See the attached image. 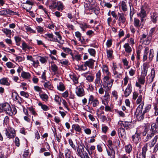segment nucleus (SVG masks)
<instances>
[{"instance_id":"obj_1","label":"nucleus","mask_w":158,"mask_h":158,"mask_svg":"<svg viewBox=\"0 0 158 158\" xmlns=\"http://www.w3.org/2000/svg\"><path fill=\"white\" fill-rule=\"evenodd\" d=\"M156 132H158V123H152L150 129H148L147 128H145L142 132V139L143 141L146 142L148 141Z\"/></svg>"},{"instance_id":"obj_2","label":"nucleus","mask_w":158,"mask_h":158,"mask_svg":"<svg viewBox=\"0 0 158 158\" xmlns=\"http://www.w3.org/2000/svg\"><path fill=\"white\" fill-rule=\"evenodd\" d=\"M3 111L10 116L15 114L17 112L16 108L15 107L11 108L7 102L0 104V112H2Z\"/></svg>"},{"instance_id":"obj_3","label":"nucleus","mask_w":158,"mask_h":158,"mask_svg":"<svg viewBox=\"0 0 158 158\" xmlns=\"http://www.w3.org/2000/svg\"><path fill=\"white\" fill-rule=\"evenodd\" d=\"M111 76H105L103 79V88L105 89V91H109L113 85L114 80L110 77Z\"/></svg>"},{"instance_id":"obj_4","label":"nucleus","mask_w":158,"mask_h":158,"mask_svg":"<svg viewBox=\"0 0 158 158\" xmlns=\"http://www.w3.org/2000/svg\"><path fill=\"white\" fill-rule=\"evenodd\" d=\"M144 105V102H142L138 106L135 112V115L139 121H141L144 118V113L142 112Z\"/></svg>"},{"instance_id":"obj_5","label":"nucleus","mask_w":158,"mask_h":158,"mask_svg":"<svg viewBox=\"0 0 158 158\" xmlns=\"http://www.w3.org/2000/svg\"><path fill=\"white\" fill-rule=\"evenodd\" d=\"M105 94L102 99V102L105 105H107L110 100V94L109 91H105Z\"/></svg>"},{"instance_id":"obj_6","label":"nucleus","mask_w":158,"mask_h":158,"mask_svg":"<svg viewBox=\"0 0 158 158\" xmlns=\"http://www.w3.org/2000/svg\"><path fill=\"white\" fill-rule=\"evenodd\" d=\"M148 143H146L142 148V152L137 156V158H145V155L147 150Z\"/></svg>"},{"instance_id":"obj_7","label":"nucleus","mask_w":158,"mask_h":158,"mask_svg":"<svg viewBox=\"0 0 158 158\" xmlns=\"http://www.w3.org/2000/svg\"><path fill=\"white\" fill-rule=\"evenodd\" d=\"M45 38L49 41L57 43H60V42H59L58 41V39H57V38H55L54 37V36L52 34H45Z\"/></svg>"},{"instance_id":"obj_8","label":"nucleus","mask_w":158,"mask_h":158,"mask_svg":"<svg viewBox=\"0 0 158 158\" xmlns=\"http://www.w3.org/2000/svg\"><path fill=\"white\" fill-rule=\"evenodd\" d=\"M140 133H139L138 131H136L135 134L132 136L131 141L135 143H138L140 139Z\"/></svg>"},{"instance_id":"obj_9","label":"nucleus","mask_w":158,"mask_h":158,"mask_svg":"<svg viewBox=\"0 0 158 158\" xmlns=\"http://www.w3.org/2000/svg\"><path fill=\"white\" fill-rule=\"evenodd\" d=\"M76 93L77 95L79 97H82L84 95V91L81 86H79L76 87Z\"/></svg>"},{"instance_id":"obj_10","label":"nucleus","mask_w":158,"mask_h":158,"mask_svg":"<svg viewBox=\"0 0 158 158\" xmlns=\"http://www.w3.org/2000/svg\"><path fill=\"white\" fill-rule=\"evenodd\" d=\"M155 76V71L153 69H152L151 71V75L150 76H147V82L151 83L153 81V79Z\"/></svg>"},{"instance_id":"obj_11","label":"nucleus","mask_w":158,"mask_h":158,"mask_svg":"<svg viewBox=\"0 0 158 158\" xmlns=\"http://www.w3.org/2000/svg\"><path fill=\"white\" fill-rule=\"evenodd\" d=\"M5 131L6 135L8 138H13L15 136V130H13L11 131H8L7 130H6Z\"/></svg>"},{"instance_id":"obj_12","label":"nucleus","mask_w":158,"mask_h":158,"mask_svg":"<svg viewBox=\"0 0 158 158\" xmlns=\"http://www.w3.org/2000/svg\"><path fill=\"white\" fill-rule=\"evenodd\" d=\"M118 19L119 23H124L126 21V18L124 16V15L123 13H118Z\"/></svg>"},{"instance_id":"obj_13","label":"nucleus","mask_w":158,"mask_h":158,"mask_svg":"<svg viewBox=\"0 0 158 158\" xmlns=\"http://www.w3.org/2000/svg\"><path fill=\"white\" fill-rule=\"evenodd\" d=\"M118 134L123 138H126V133L125 130L123 128L120 127L118 129Z\"/></svg>"},{"instance_id":"obj_14","label":"nucleus","mask_w":158,"mask_h":158,"mask_svg":"<svg viewBox=\"0 0 158 158\" xmlns=\"http://www.w3.org/2000/svg\"><path fill=\"white\" fill-rule=\"evenodd\" d=\"M112 70L113 72H114V71H116L118 73H123V69L120 66L118 67L117 66L114 64H113Z\"/></svg>"},{"instance_id":"obj_15","label":"nucleus","mask_w":158,"mask_h":158,"mask_svg":"<svg viewBox=\"0 0 158 158\" xmlns=\"http://www.w3.org/2000/svg\"><path fill=\"white\" fill-rule=\"evenodd\" d=\"M101 73L100 70L96 73V79L95 80V83L96 84H99L100 83V81H101Z\"/></svg>"},{"instance_id":"obj_16","label":"nucleus","mask_w":158,"mask_h":158,"mask_svg":"<svg viewBox=\"0 0 158 158\" xmlns=\"http://www.w3.org/2000/svg\"><path fill=\"white\" fill-rule=\"evenodd\" d=\"M131 85L128 84L127 88L126 89L124 92V94L125 97H127L131 94Z\"/></svg>"},{"instance_id":"obj_17","label":"nucleus","mask_w":158,"mask_h":158,"mask_svg":"<svg viewBox=\"0 0 158 158\" xmlns=\"http://www.w3.org/2000/svg\"><path fill=\"white\" fill-rule=\"evenodd\" d=\"M75 35L78 39L79 41L81 42L82 44H85V41L83 38H82V39H81V34L79 31H77L76 32H75Z\"/></svg>"},{"instance_id":"obj_18","label":"nucleus","mask_w":158,"mask_h":158,"mask_svg":"<svg viewBox=\"0 0 158 158\" xmlns=\"http://www.w3.org/2000/svg\"><path fill=\"white\" fill-rule=\"evenodd\" d=\"M148 65L147 64L144 63L143 65V69L142 70V75L144 76H146L148 72Z\"/></svg>"},{"instance_id":"obj_19","label":"nucleus","mask_w":158,"mask_h":158,"mask_svg":"<svg viewBox=\"0 0 158 158\" xmlns=\"http://www.w3.org/2000/svg\"><path fill=\"white\" fill-rule=\"evenodd\" d=\"M8 79L7 78H3L0 79V84L3 85L9 86L10 83L8 82Z\"/></svg>"},{"instance_id":"obj_20","label":"nucleus","mask_w":158,"mask_h":158,"mask_svg":"<svg viewBox=\"0 0 158 158\" xmlns=\"http://www.w3.org/2000/svg\"><path fill=\"white\" fill-rule=\"evenodd\" d=\"M95 61L92 59H90L89 60L85 62V64L87 66H88L91 68H93L94 67V64Z\"/></svg>"},{"instance_id":"obj_21","label":"nucleus","mask_w":158,"mask_h":158,"mask_svg":"<svg viewBox=\"0 0 158 158\" xmlns=\"http://www.w3.org/2000/svg\"><path fill=\"white\" fill-rule=\"evenodd\" d=\"M123 48H125V51L127 53H130L132 51V48L128 43H126L123 45Z\"/></svg>"},{"instance_id":"obj_22","label":"nucleus","mask_w":158,"mask_h":158,"mask_svg":"<svg viewBox=\"0 0 158 158\" xmlns=\"http://www.w3.org/2000/svg\"><path fill=\"white\" fill-rule=\"evenodd\" d=\"M64 152L66 158H73L71 155V152L69 149L66 148L64 150Z\"/></svg>"},{"instance_id":"obj_23","label":"nucleus","mask_w":158,"mask_h":158,"mask_svg":"<svg viewBox=\"0 0 158 158\" xmlns=\"http://www.w3.org/2000/svg\"><path fill=\"white\" fill-rule=\"evenodd\" d=\"M151 21L154 23H156L157 21V15L156 13H152L151 14Z\"/></svg>"},{"instance_id":"obj_24","label":"nucleus","mask_w":158,"mask_h":158,"mask_svg":"<svg viewBox=\"0 0 158 158\" xmlns=\"http://www.w3.org/2000/svg\"><path fill=\"white\" fill-rule=\"evenodd\" d=\"M102 68L103 72L106 73V75L105 76H111V73L109 71L107 66L106 65H103Z\"/></svg>"},{"instance_id":"obj_25","label":"nucleus","mask_w":158,"mask_h":158,"mask_svg":"<svg viewBox=\"0 0 158 158\" xmlns=\"http://www.w3.org/2000/svg\"><path fill=\"white\" fill-rule=\"evenodd\" d=\"M141 25L140 20L138 19L135 18L134 20V25L137 28L139 29Z\"/></svg>"},{"instance_id":"obj_26","label":"nucleus","mask_w":158,"mask_h":158,"mask_svg":"<svg viewBox=\"0 0 158 158\" xmlns=\"http://www.w3.org/2000/svg\"><path fill=\"white\" fill-rule=\"evenodd\" d=\"M131 123L129 122H123L121 126L124 127L126 129H128L130 127H131Z\"/></svg>"},{"instance_id":"obj_27","label":"nucleus","mask_w":158,"mask_h":158,"mask_svg":"<svg viewBox=\"0 0 158 158\" xmlns=\"http://www.w3.org/2000/svg\"><path fill=\"white\" fill-rule=\"evenodd\" d=\"M3 32L5 33L6 36L8 37H10L11 34V30L7 28H4L2 30Z\"/></svg>"},{"instance_id":"obj_28","label":"nucleus","mask_w":158,"mask_h":158,"mask_svg":"<svg viewBox=\"0 0 158 158\" xmlns=\"http://www.w3.org/2000/svg\"><path fill=\"white\" fill-rule=\"evenodd\" d=\"M69 76L71 79L73 80L75 84H77L78 83V78L75 74H70Z\"/></svg>"},{"instance_id":"obj_29","label":"nucleus","mask_w":158,"mask_h":158,"mask_svg":"<svg viewBox=\"0 0 158 158\" xmlns=\"http://www.w3.org/2000/svg\"><path fill=\"white\" fill-rule=\"evenodd\" d=\"M126 0L123 1L121 2V7L123 11H126L127 10V6L126 2Z\"/></svg>"},{"instance_id":"obj_30","label":"nucleus","mask_w":158,"mask_h":158,"mask_svg":"<svg viewBox=\"0 0 158 158\" xmlns=\"http://www.w3.org/2000/svg\"><path fill=\"white\" fill-rule=\"evenodd\" d=\"M55 34L57 36V39H58V41L59 42H60V43H59L62 44L64 43V41L61 40L62 37L60 35L59 32H55Z\"/></svg>"},{"instance_id":"obj_31","label":"nucleus","mask_w":158,"mask_h":158,"mask_svg":"<svg viewBox=\"0 0 158 158\" xmlns=\"http://www.w3.org/2000/svg\"><path fill=\"white\" fill-rule=\"evenodd\" d=\"M21 76L24 78L27 79L30 77L31 75L29 73L23 72L21 73Z\"/></svg>"},{"instance_id":"obj_32","label":"nucleus","mask_w":158,"mask_h":158,"mask_svg":"<svg viewBox=\"0 0 158 158\" xmlns=\"http://www.w3.org/2000/svg\"><path fill=\"white\" fill-rule=\"evenodd\" d=\"M40 98L43 101L46 102L48 100V96L46 94H40Z\"/></svg>"},{"instance_id":"obj_33","label":"nucleus","mask_w":158,"mask_h":158,"mask_svg":"<svg viewBox=\"0 0 158 158\" xmlns=\"http://www.w3.org/2000/svg\"><path fill=\"white\" fill-rule=\"evenodd\" d=\"M139 14L141 17L145 18L146 16V11L143 7L141 8V10Z\"/></svg>"},{"instance_id":"obj_34","label":"nucleus","mask_w":158,"mask_h":158,"mask_svg":"<svg viewBox=\"0 0 158 158\" xmlns=\"http://www.w3.org/2000/svg\"><path fill=\"white\" fill-rule=\"evenodd\" d=\"M158 139V136L156 135L153 139L152 140V142L151 145H150V148H152L154 146Z\"/></svg>"},{"instance_id":"obj_35","label":"nucleus","mask_w":158,"mask_h":158,"mask_svg":"<svg viewBox=\"0 0 158 158\" xmlns=\"http://www.w3.org/2000/svg\"><path fill=\"white\" fill-rule=\"evenodd\" d=\"M85 146L82 145L80 144L78 146V147H77V151L78 153H80V152H82L84 151V150Z\"/></svg>"},{"instance_id":"obj_36","label":"nucleus","mask_w":158,"mask_h":158,"mask_svg":"<svg viewBox=\"0 0 158 158\" xmlns=\"http://www.w3.org/2000/svg\"><path fill=\"white\" fill-rule=\"evenodd\" d=\"M154 55V51L153 49H151L150 51L148 58L150 61H151Z\"/></svg>"},{"instance_id":"obj_37","label":"nucleus","mask_w":158,"mask_h":158,"mask_svg":"<svg viewBox=\"0 0 158 158\" xmlns=\"http://www.w3.org/2000/svg\"><path fill=\"white\" fill-rule=\"evenodd\" d=\"M88 51L91 56H95L96 51L93 48H89Z\"/></svg>"},{"instance_id":"obj_38","label":"nucleus","mask_w":158,"mask_h":158,"mask_svg":"<svg viewBox=\"0 0 158 158\" xmlns=\"http://www.w3.org/2000/svg\"><path fill=\"white\" fill-rule=\"evenodd\" d=\"M62 49L65 52L70 54L73 57V54L72 52V50L70 48H65L63 47L62 48Z\"/></svg>"},{"instance_id":"obj_39","label":"nucleus","mask_w":158,"mask_h":158,"mask_svg":"<svg viewBox=\"0 0 158 158\" xmlns=\"http://www.w3.org/2000/svg\"><path fill=\"white\" fill-rule=\"evenodd\" d=\"M58 5V3L56 2L55 1H52L51 5L49 6L50 9L55 8Z\"/></svg>"},{"instance_id":"obj_40","label":"nucleus","mask_w":158,"mask_h":158,"mask_svg":"<svg viewBox=\"0 0 158 158\" xmlns=\"http://www.w3.org/2000/svg\"><path fill=\"white\" fill-rule=\"evenodd\" d=\"M125 148L126 152L129 153L131 152L132 150V146L130 144L126 146Z\"/></svg>"},{"instance_id":"obj_41","label":"nucleus","mask_w":158,"mask_h":158,"mask_svg":"<svg viewBox=\"0 0 158 158\" xmlns=\"http://www.w3.org/2000/svg\"><path fill=\"white\" fill-rule=\"evenodd\" d=\"M44 86L45 88H47L49 89H51L52 87L51 83L49 81H48L46 82H44Z\"/></svg>"},{"instance_id":"obj_42","label":"nucleus","mask_w":158,"mask_h":158,"mask_svg":"<svg viewBox=\"0 0 158 158\" xmlns=\"http://www.w3.org/2000/svg\"><path fill=\"white\" fill-rule=\"evenodd\" d=\"M113 73L114 75H115L116 78H120L121 77L123 73H118L115 71Z\"/></svg>"},{"instance_id":"obj_43","label":"nucleus","mask_w":158,"mask_h":158,"mask_svg":"<svg viewBox=\"0 0 158 158\" xmlns=\"http://www.w3.org/2000/svg\"><path fill=\"white\" fill-rule=\"evenodd\" d=\"M107 152L108 156H110L111 158H115V153L114 151H111L107 150Z\"/></svg>"},{"instance_id":"obj_44","label":"nucleus","mask_w":158,"mask_h":158,"mask_svg":"<svg viewBox=\"0 0 158 158\" xmlns=\"http://www.w3.org/2000/svg\"><path fill=\"white\" fill-rule=\"evenodd\" d=\"M151 107V105L149 104H148L146 105V106L143 112L144 114L149 111Z\"/></svg>"},{"instance_id":"obj_45","label":"nucleus","mask_w":158,"mask_h":158,"mask_svg":"<svg viewBox=\"0 0 158 158\" xmlns=\"http://www.w3.org/2000/svg\"><path fill=\"white\" fill-rule=\"evenodd\" d=\"M14 39L16 44V45L18 46H19L20 44L19 42L21 41V38L18 36H15L14 37Z\"/></svg>"},{"instance_id":"obj_46","label":"nucleus","mask_w":158,"mask_h":158,"mask_svg":"<svg viewBox=\"0 0 158 158\" xmlns=\"http://www.w3.org/2000/svg\"><path fill=\"white\" fill-rule=\"evenodd\" d=\"M107 56L108 58H111L113 54V51L112 50H106Z\"/></svg>"},{"instance_id":"obj_47","label":"nucleus","mask_w":158,"mask_h":158,"mask_svg":"<svg viewBox=\"0 0 158 158\" xmlns=\"http://www.w3.org/2000/svg\"><path fill=\"white\" fill-rule=\"evenodd\" d=\"M101 4L102 7L106 6L109 8H110L112 6L111 4H110V3L108 2H105L104 3V2H102L101 3Z\"/></svg>"},{"instance_id":"obj_48","label":"nucleus","mask_w":158,"mask_h":158,"mask_svg":"<svg viewBox=\"0 0 158 158\" xmlns=\"http://www.w3.org/2000/svg\"><path fill=\"white\" fill-rule=\"evenodd\" d=\"M38 105L41 106L42 109L44 110L47 111L48 110V107L45 105L41 103H39Z\"/></svg>"},{"instance_id":"obj_49","label":"nucleus","mask_w":158,"mask_h":158,"mask_svg":"<svg viewBox=\"0 0 158 158\" xmlns=\"http://www.w3.org/2000/svg\"><path fill=\"white\" fill-rule=\"evenodd\" d=\"M86 79L89 82H92L94 79V76L91 75H88L85 76Z\"/></svg>"},{"instance_id":"obj_50","label":"nucleus","mask_w":158,"mask_h":158,"mask_svg":"<svg viewBox=\"0 0 158 158\" xmlns=\"http://www.w3.org/2000/svg\"><path fill=\"white\" fill-rule=\"evenodd\" d=\"M78 67L79 70H85L87 69V66L85 64V63L84 64L80 65V66H78Z\"/></svg>"},{"instance_id":"obj_51","label":"nucleus","mask_w":158,"mask_h":158,"mask_svg":"<svg viewBox=\"0 0 158 158\" xmlns=\"http://www.w3.org/2000/svg\"><path fill=\"white\" fill-rule=\"evenodd\" d=\"M25 29L27 31H29L31 33H35L36 32L35 31L31 29V28L30 27L26 26L25 27Z\"/></svg>"},{"instance_id":"obj_52","label":"nucleus","mask_w":158,"mask_h":158,"mask_svg":"<svg viewBox=\"0 0 158 158\" xmlns=\"http://www.w3.org/2000/svg\"><path fill=\"white\" fill-rule=\"evenodd\" d=\"M28 110H29V111L32 114L34 115V116H35L37 115L36 113L34 110V109L32 107H28Z\"/></svg>"},{"instance_id":"obj_53","label":"nucleus","mask_w":158,"mask_h":158,"mask_svg":"<svg viewBox=\"0 0 158 158\" xmlns=\"http://www.w3.org/2000/svg\"><path fill=\"white\" fill-rule=\"evenodd\" d=\"M51 69L52 71L55 73L57 72L58 69V67L55 64L51 65Z\"/></svg>"},{"instance_id":"obj_54","label":"nucleus","mask_w":158,"mask_h":158,"mask_svg":"<svg viewBox=\"0 0 158 158\" xmlns=\"http://www.w3.org/2000/svg\"><path fill=\"white\" fill-rule=\"evenodd\" d=\"M73 127L74 128V129L76 131H77L78 132H80L81 131V129L80 127V126L78 124L73 125Z\"/></svg>"},{"instance_id":"obj_55","label":"nucleus","mask_w":158,"mask_h":158,"mask_svg":"<svg viewBox=\"0 0 158 158\" xmlns=\"http://www.w3.org/2000/svg\"><path fill=\"white\" fill-rule=\"evenodd\" d=\"M145 76H142V77L138 79L139 82L142 84H143L145 82Z\"/></svg>"},{"instance_id":"obj_56","label":"nucleus","mask_w":158,"mask_h":158,"mask_svg":"<svg viewBox=\"0 0 158 158\" xmlns=\"http://www.w3.org/2000/svg\"><path fill=\"white\" fill-rule=\"evenodd\" d=\"M80 27L83 31H84L85 29L89 27L85 23L81 24Z\"/></svg>"},{"instance_id":"obj_57","label":"nucleus","mask_w":158,"mask_h":158,"mask_svg":"<svg viewBox=\"0 0 158 158\" xmlns=\"http://www.w3.org/2000/svg\"><path fill=\"white\" fill-rule=\"evenodd\" d=\"M36 29L38 33H42L44 31V29L42 27L40 26H37L36 27Z\"/></svg>"},{"instance_id":"obj_58","label":"nucleus","mask_w":158,"mask_h":158,"mask_svg":"<svg viewBox=\"0 0 158 158\" xmlns=\"http://www.w3.org/2000/svg\"><path fill=\"white\" fill-rule=\"evenodd\" d=\"M93 106V107H96L99 104V102L97 98L94 99V101L92 102Z\"/></svg>"},{"instance_id":"obj_59","label":"nucleus","mask_w":158,"mask_h":158,"mask_svg":"<svg viewBox=\"0 0 158 158\" xmlns=\"http://www.w3.org/2000/svg\"><path fill=\"white\" fill-rule=\"evenodd\" d=\"M68 141L71 147L75 150L76 149L75 146L73 144V141H72V139H69Z\"/></svg>"},{"instance_id":"obj_60","label":"nucleus","mask_w":158,"mask_h":158,"mask_svg":"<svg viewBox=\"0 0 158 158\" xmlns=\"http://www.w3.org/2000/svg\"><path fill=\"white\" fill-rule=\"evenodd\" d=\"M57 89L61 91H63L64 89V85L60 83L59 86H57Z\"/></svg>"},{"instance_id":"obj_61","label":"nucleus","mask_w":158,"mask_h":158,"mask_svg":"<svg viewBox=\"0 0 158 158\" xmlns=\"http://www.w3.org/2000/svg\"><path fill=\"white\" fill-rule=\"evenodd\" d=\"M55 100L56 102H59L61 101V98L58 95H56L55 96Z\"/></svg>"},{"instance_id":"obj_62","label":"nucleus","mask_w":158,"mask_h":158,"mask_svg":"<svg viewBox=\"0 0 158 158\" xmlns=\"http://www.w3.org/2000/svg\"><path fill=\"white\" fill-rule=\"evenodd\" d=\"M20 94L21 96H23L26 98H27L29 96V95L27 93L23 91L20 92Z\"/></svg>"},{"instance_id":"obj_63","label":"nucleus","mask_w":158,"mask_h":158,"mask_svg":"<svg viewBox=\"0 0 158 158\" xmlns=\"http://www.w3.org/2000/svg\"><path fill=\"white\" fill-rule=\"evenodd\" d=\"M142 96L140 95L136 101V103L137 104H139L142 102Z\"/></svg>"},{"instance_id":"obj_64","label":"nucleus","mask_w":158,"mask_h":158,"mask_svg":"<svg viewBox=\"0 0 158 158\" xmlns=\"http://www.w3.org/2000/svg\"><path fill=\"white\" fill-rule=\"evenodd\" d=\"M6 65L9 68L14 67V64L11 62H9L6 63Z\"/></svg>"}]
</instances>
